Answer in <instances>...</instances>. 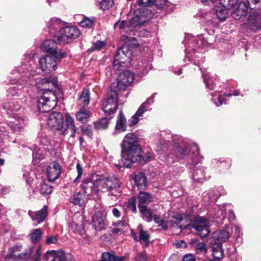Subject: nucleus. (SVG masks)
<instances>
[{"label": "nucleus", "mask_w": 261, "mask_h": 261, "mask_svg": "<svg viewBox=\"0 0 261 261\" xmlns=\"http://www.w3.org/2000/svg\"><path fill=\"white\" fill-rule=\"evenodd\" d=\"M122 163L115 164L118 168H130L133 163L141 159V149L138 144V138L134 133L127 134L121 144Z\"/></svg>", "instance_id": "nucleus-1"}, {"label": "nucleus", "mask_w": 261, "mask_h": 261, "mask_svg": "<svg viewBox=\"0 0 261 261\" xmlns=\"http://www.w3.org/2000/svg\"><path fill=\"white\" fill-rule=\"evenodd\" d=\"M155 1H137V8L134 12L133 17L129 21V26L132 28L141 26L148 22L152 17L153 14L151 10L147 8L152 6Z\"/></svg>", "instance_id": "nucleus-2"}, {"label": "nucleus", "mask_w": 261, "mask_h": 261, "mask_svg": "<svg viewBox=\"0 0 261 261\" xmlns=\"http://www.w3.org/2000/svg\"><path fill=\"white\" fill-rule=\"evenodd\" d=\"M100 192L107 193L109 196H118L120 194L121 182L115 176L105 177L99 175Z\"/></svg>", "instance_id": "nucleus-3"}, {"label": "nucleus", "mask_w": 261, "mask_h": 261, "mask_svg": "<svg viewBox=\"0 0 261 261\" xmlns=\"http://www.w3.org/2000/svg\"><path fill=\"white\" fill-rule=\"evenodd\" d=\"M35 68V65L30 62L23 64L21 66L13 70L12 74L16 75L14 77L17 78V80L16 81L15 79L11 83L12 84L18 83L19 85H23L30 82L31 78L36 74ZM11 78L12 79L13 77H11Z\"/></svg>", "instance_id": "nucleus-4"}, {"label": "nucleus", "mask_w": 261, "mask_h": 261, "mask_svg": "<svg viewBox=\"0 0 261 261\" xmlns=\"http://www.w3.org/2000/svg\"><path fill=\"white\" fill-rule=\"evenodd\" d=\"M67 56L65 52L55 55H44L40 57L39 60V67L41 70L49 73L56 70L57 61Z\"/></svg>", "instance_id": "nucleus-5"}, {"label": "nucleus", "mask_w": 261, "mask_h": 261, "mask_svg": "<svg viewBox=\"0 0 261 261\" xmlns=\"http://www.w3.org/2000/svg\"><path fill=\"white\" fill-rule=\"evenodd\" d=\"M118 106V94L116 90H111L107 98L102 103V109L106 115L115 113Z\"/></svg>", "instance_id": "nucleus-6"}, {"label": "nucleus", "mask_w": 261, "mask_h": 261, "mask_svg": "<svg viewBox=\"0 0 261 261\" xmlns=\"http://www.w3.org/2000/svg\"><path fill=\"white\" fill-rule=\"evenodd\" d=\"M58 40L63 43H68L79 37L81 34L79 29L75 26L63 27L60 31Z\"/></svg>", "instance_id": "nucleus-7"}, {"label": "nucleus", "mask_w": 261, "mask_h": 261, "mask_svg": "<svg viewBox=\"0 0 261 261\" xmlns=\"http://www.w3.org/2000/svg\"><path fill=\"white\" fill-rule=\"evenodd\" d=\"M47 125L58 131L59 134H64L66 132V126L61 113L54 112L50 114L47 119Z\"/></svg>", "instance_id": "nucleus-8"}, {"label": "nucleus", "mask_w": 261, "mask_h": 261, "mask_svg": "<svg viewBox=\"0 0 261 261\" xmlns=\"http://www.w3.org/2000/svg\"><path fill=\"white\" fill-rule=\"evenodd\" d=\"M41 248V246L39 245H33L28 247L17 256L18 261H40Z\"/></svg>", "instance_id": "nucleus-9"}, {"label": "nucleus", "mask_w": 261, "mask_h": 261, "mask_svg": "<svg viewBox=\"0 0 261 261\" xmlns=\"http://www.w3.org/2000/svg\"><path fill=\"white\" fill-rule=\"evenodd\" d=\"M99 179V175L92 174L90 177L83 180L81 187L85 192L88 194L93 193H97L100 192Z\"/></svg>", "instance_id": "nucleus-10"}, {"label": "nucleus", "mask_w": 261, "mask_h": 261, "mask_svg": "<svg viewBox=\"0 0 261 261\" xmlns=\"http://www.w3.org/2000/svg\"><path fill=\"white\" fill-rule=\"evenodd\" d=\"M131 52L129 50L128 47L123 46L117 51L113 61V67L115 70H119L121 67L124 66L123 64L129 62V57Z\"/></svg>", "instance_id": "nucleus-11"}, {"label": "nucleus", "mask_w": 261, "mask_h": 261, "mask_svg": "<svg viewBox=\"0 0 261 261\" xmlns=\"http://www.w3.org/2000/svg\"><path fill=\"white\" fill-rule=\"evenodd\" d=\"M192 227L202 238L206 237L210 232L209 222L203 217L196 218L192 224Z\"/></svg>", "instance_id": "nucleus-12"}, {"label": "nucleus", "mask_w": 261, "mask_h": 261, "mask_svg": "<svg viewBox=\"0 0 261 261\" xmlns=\"http://www.w3.org/2000/svg\"><path fill=\"white\" fill-rule=\"evenodd\" d=\"M219 4L215 7L216 13L218 19L224 21L228 16L227 10L234 8V1H220Z\"/></svg>", "instance_id": "nucleus-13"}, {"label": "nucleus", "mask_w": 261, "mask_h": 261, "mask_svg": "<svg viewBox=\"0 0 261 261\" xmlns=\"http://www.w3.org/2000/svg\"><path fill=\"white\" fill-rule=\"evenodd\" d=\"M43 95L40 97L37 101V107L40 112L47 113L54 108L56 103L54 100H50L51 97L46 96L47 93L43 92Z\"/></svg>", "instance_id": "nucleus-14"}, {"label": "nucleus", "mask_w": 261, "mask_h": 261, "mask_svg": "<svg viewBox=\"0 0 261 261\" xmlns=\"http://www.w3.org/2000/svg\"><path fill=\"white\" fill-rule=\"evenodd\" d=\"M192 42H190L189 45L186 48V56L189 60L192 56L191 55V51H195L197 49L204 47L207 45L208 43L204 40L202 35L198 36L197 38H192Z\"/></svg>", "instance_id": "nucleus-15"}, {"label": "nucleus", "mask_w": 261, "mask_h": 261, "mask_svg": "<svg viewBox=\"0 0 261 261\" xmlns=\"http://www.w3.org/2000/svg\"><path fill=\"white\" fill-rule=\"evenodd\" d=\"M248 30L253 32L261 30V18L259 14L256 12L250 14L245 23Z\"/></svg>", "instance_id": "nucleus-16"}, {"label": "nucleus", "mask_w": 261, "mask_h": 261, "mask_svg": "<svg viewBox=\"0 0 261 261\" xmlns=\"http://www.w3.org/2000/svg\"><path fill=\"white\" fill-rule=\"evenodd\" d=\"M248 1H234L233 9L231 15L236 20H240L243 16H246L247 13V4Z\"/></svg>", "instance_id": "nucleus-17"}, {"label": "nucleus", "mask_w": 261, "mask_h": 261, "mask_svg": "<svg viewBox=\"0 0 261 261\" xmlns=\"http://www.w3.org/2000/svg\"><path fill=\"white\" fill-rule=\"evenodd\" d=\"M62 171L61 166L57 162L50 163L46 168V175L49 181L57 179Z\"/></svg>", "instance_id": "nucleus-18"}, {"label": "nucleus", "mask_w": 261, "mask_h": 261, "mask_svg": "<svg viewBox=\"0 0 261 261\" xmlns=\"http://www.w3.org/2000/svg\"><path fill=\"white\" fill-rule=\"evenodd\" d=\"M229 226L226 227L224 229L216 231L213 233L210 242L215 243H219L222 245L223 243L228 240L230 237Z\"/></svg>", "instance_id": "nucleus-19"}, {"label": "nucleus", "mask_w": 261, "mask_h": 261, "mask_svg": "<svg viewBox=\"0 0 261 261\" xmlns=\"http://www.w3.org/2000/svg\"><path fill=\"white\" fill-rule=\"evenodd\" d=\"M106 216L101 211L96 212L92 216V224L93 227L97 231L102 230L106 226Z\"/></svg>", "instance_id": "nucleus-20"}, {"label": "nucleus", "mask_w": 261, "mask_h": 261, "mask_svg": "<svg viewBox=\"0 0 261 261\" xmlns=\"http://www.w3.org/2000/svg\"><path fill=\"white\" fill-rule=\"evenodd\" d=\"M134 80V75L129 70L124 71L119 75V79L117 83L118 88H124L131 85Z\"/></svg>", "instance_id": "nucleus-21"}, {"label": "nucleus", "mask_w": 261, "mask_h": 261, "mask_svg": "<svg viewBox=\"0 0 261 261\" xmlns=\"http://www.w3.org/2000/svg\"><path fill=\"white\" fill-rule=\"evenodd\" d=\"M38 87L43 92H49V95L55 97V95L52 92L54 88L56 87L55 82L50 79L45 77L41 80L37 84Z\"/></svg>", "instance_id": "nucleus-22"}, {"label": "nucleus", "mask_w": 261, "mask_h": 261, "mask_svg": "<svg viewBox=\"0 0 261 261\" xmlns=\"http://www.w3.org/2000/svg\"><path fill=\"white\" fill-rule=\"evenodd\" d=\"M41 48L43 51L49 54V55H56V54H60L63 52L57 51V46L56 42L50 39L45 40L42 44Z\"/></svg>", "instance_id": "nucleus-23"}, {"label": "nucleus", "mask_w": 261, "mask_h": 261, "mask_svg": "<svg viewBox=\"0 0 261 261\" xmlns=\"http://www.w3.org/2000/svg\"><path fill=\"white\" fill-rule=\"evenodd\" d=\"M47 206L44 205L42 209L37 212H33L29 211V215L31 217L33 221H36L38 223H40L43 221L47 215Z\"/></svg>", "instance_id": "nucleus-24"}, {"label": "nucleus", "mask_w": 261, "mask_h": 261, "mask_svg": "<svg viewBox=\"0 0 261 261\" xmlns=\"http://www.w3.org/2000/svg\"><path fill=\"white\" fill-rule=\"evenodd\" d=\"M126 122L127 121L125 116L123 115L122 111H120L117 116L115 127V133H116L117 132L121 133L126 131L127 128Z\"/></svg>", "instance_id": "nucleus-25"}, {"label": "nucleus", "mask_w": 261, "mask_h": 261, "mask_svg": "<svg viewBox=\"0 0 261 261\" xmlns=\"http://www.w3.org/2000/svg\"><path fill=\"white\" fill-rule=\"evenodd\" d=\"M91 115V112L88 109L81 108L79 110L76 112L75 116L77 121L82 123H85L89 120Z\"/></svg>", "instance_id": "nucleus-26"}, {"label": "nucleus", "mask_w": 261, "mask_h": 261, "mask_svg": "<svg viewBox=\"0 0 261 261\" xmlns=\"http://www.w3.org/2000/svg\"><path fill=\"white\" fill-rule=\"evenodd\" d=\"M210 247L212 251V255L214 258L221 259L224 256V251L221 244L210 242Z\"/></svg>", "instance_id": "nucleus-27"}, {"label": "nucleus", "mask_w": 261, "mask_h": 261, "mask_svg": "<svg viewBox=\"0 0 261 261\" xmlns=\"http://www.w3.org/2000/svg\"><path fill=\"white\" fill-rule=\"evenodd\" d=\"M174 151L177 159H185L189 153V146L185 144L177 145L174 148Z\"/></svg>", "instance_id": "nucleus-28"}, {"label": "nucleus", "mask_w": 261, "mask_h": 261, "mask_svg": "<svg viewBox=\"0 0 261 261\" xmlns=\"http://www.w3.org/2000/svg\"><path fill=\"white\" fill-rule=\"evenodd\" d=\"M14 120L10 122V126L15 132H20L23 130L25 126L24 120L18 116L14 117Z\"/></svg>", "instance_id": "nucleus-29"}, {"label": "nucleus", "mask_w": 261, "mask_h": 261, "mask_svg": "<svg viewBox=\"0 0 261 261\" xmlns=\"http://www.w3.org/2000/svg\"><path fill=\"white\" fill-rule=\"evenodd\" d=\"M63 22L62 21L58 18H55L51 19L48 24L47 26L49 29V32L51 35H55V33L53 31H57L62 28Z\"/></svg>", "instance_id": "nucleus-30"}, {"label": "nucleus", "mask_w": 261, "mask_h": 261, "mask_svg": "<svg viewBox=\"0 0 261 261\" xmlns=\"http://www.w3.org/2000/svg\"><path fill=\"white\" fill-rule=\"evenodd\" d=\"M190 244L194 248L197 254H205L207 251L206 245L203 242H199L197 239H193Z\"/></svg>", "instance_id": "nucleus-31"}, {"label": "nucleus", "mask_w": 261, "mask_h": 261, "mask_svg": "<svg viewBox=\"0 0 261 261\" xmlns=\"http://www.w3.org/2000/svg\"><path fill=\"white\" fill-rule=\"evenodd\" d=\"M139 204L138 207L146 206L150 202L153 201V198L149 193L145 192H140L138 195Z\"/></svg>", "instance_id": "nucleus-32"}, {"label": "nucleus", "mask_w": 261, "mask_h": 261, "mask_svg": "<svg viewBox=\"0 0 261 261\" xmlns=\"http://www.w3.org/2000/svg\"><path fill=\"white\" fill-rule=\"evenodd\" d=\"M155 95V93H153L152 94L151 97L147 99L144 102H143L140 107L139 108L138 110L135 113V115L138 116L139 118L142 116V115L145 112L147 111V106L150 105L153 103L154 98Z\"/></svg>", "instance_id": "nucleus-33"}, {"label": "nucleus", "mask_w": 261, "mask_h": 261, "mask_svg": "<svg viewBox=\"0 0 261 261\" xmlns=\"http://www.w3.org/2000/svg\"><path fill=\"white\" fill-rule=\"evenodd\" d=\"M23 249V246L21 244H16L11 247L7 255V258H13L18 261L17 256L19 255L18 252H21Z\"/></svg>", "instance_id": "nucleus-34"}, {"label": "nucleus", "mask_w": 261, "mask_h": 261, "mask_svg": "<svg viewBox=\"0 0 261 261\" xmlns=\"http://www.w3.org/2000/svg\"><path fill=\"white\" fill-rule=\"evenodd\" d=\"M205 168L200 166L194 169L192 177L195 181L201 182L205 179Z\"/></svg>", "instance_id": "nucleus-35"}, {"label": "nucleus", "mask_w": 261, "mask_h": 261, "mask_svg": "<svg viewBox=\"0 0 261 261\" xmlns=\"http://www.w3.org/2000/svg\"><path fill=\"white\" fill-rule=\"evenodd\" d=\"M190 149L192 151L191 159L192 160L191 163L194 165L197 164L201 160V156L199 155V148L198 146L196 144H193Z\"/></svg>", "instance_id": "nucleus-36"}, {"label": "nucleus", "mask_w": 261, "mask_h": 261, "mask_svg": "<svg viewBox=\"0 0 261 261\" xmlns=\"http://www.w3.org/2000/svg\"><path fill=\"white\" fill-rule=\"evenodd\" d=\"M133 179L135 182L136 185L140 189H142L146 187V178L144 173L142 172H139L134 175Z\"/></svg>", "instance_id": "nucleus-37"}, {"label": "nucleus", "mask_w": 261, "mask_h": 261, "mask_svg": "<svg viewBox=\"0 0 261 261\" xmlns=\"http://www.w3.org/2000/svg\"><path fill=\"white\" fill-rule=\"evenodd\" d=\"M84 195L81 192H76L70 198V201L74 205L81 206L84 203Z\"/></svg>", "instance_id": "nucleus-38"}, {"label": "nucleus", "mask_w": 261, "mask_h": 261, "mask_svg": "<svg viewBox=\"0 0 261 261\" xmlns=\"http://www.w3.org/2000/svg\"><path fill=\"white\" fill-rule=\"evenodd\" d=\"M125 257H118L113 254L109 252H104L102 254L100 261H124Z\"/></svg>", "instance_id": "nucleus-39"}, {"label": "nucleus", "mask_w": 261, "mask_h": 261, "mask_svg": "<svg viewBox=\"0 0 261 261\" xmlns=\"http://www.w3.org/2000/svg\"><path fill=\"white\" fill-rule=\"evenodd\" d=\"M80 103L83 107L87 106L90 101V92L88 89H84L79 98Z\"/></svg>", "instance_id": "nucleus-40"}, {"label": "nucleus", "mask_w": 261, "mask_h": 261, "mask_svg": "<svg viewBox=\"0 0 261 261\" xmlns=\"http://www.w3.org/2000/svg\"><path fill=\"white\" fill-rule=\"evenodd\" d=\"M95 18L94 17H83L82 20L79 22L80 26L84 28H90L93 26L95 22Z\"/></svg>", "instance_id": "nucleus-41"}, {"label": "nucleus", "mask_w": 261, "mask_h": 261, "mask_svg": "<svg viewBox=\"0 0 261 261\" xmlns=\"http://www.w3.org/2000/svg\"><path fill=\"white\" fill-rule=\"evenodd\" d=\"M3 107L4 109L9 111L10 112H17L19 111L20 108L18 102L14 100L5 103L3 106Z\"/></svg>", "instance_id": "nucleus-42"}, {"label": "nucleus", "mask_w": 261, "mask_h": 261, "mask_svg": "<svg viewBox=\"0 0 261 261\" xmlns=\"http://www.w3.org/2000/svg\"><path fill=\"white\" fill-rule=\"evenodd\" d=\"M41 236L42 231L41 229L39 228L33 230L32 232L30 234L31 241L34 244L39 242L41 240Z\"/></svg>", "instance_id": "nucleus-43"}, {"label": "nucleus", "mask_w": 261, "mask_h": 261, "mask_svg": "<svg viewBox=\"0 0 261 261\" xmlns=\"http://www.w3.org/2000/svg\"><path fill=\"white\" fill-rule=\"evenodd\" d=\"M109 124V120L107 118H102L94 123V127L96 129H106Z\"/></svg>", "instance_id": "nucleus-44"}, {"label": "nucleus", "mask_w": 261, "mask_h": 261, "mask_svg": "<svg viewBox=\"0 0 261 261\" xmlns=\"http://www.w3.org/2000/svg\"><path fill=\"white\" fill-rule=\"evenodd\" d=\"M204 82L205 84L206 87L210 90H214V87L218 82L216 79H213L212 77H209L207 75L202 74Z\"/></svg>", "instance_id": "nucleus-45"}, {"label": "nucleus", "mask_w": 261, "mask_h": 261, "mask_svg": "<svg viewBox=\"0 0 261 261\" xmlns=\"http://www.w3.org/2000/svg\"><path fill=\"white\" fill-rule=\"evenodd\" d=\"M182 220V216L180 214L175 213L168 217V223L173 226L179 224Z\"/></svg>", "instance_id": "nucleus-46"}, {"label": "nucleus", "mask_w": 261, "mask_h": 261, "mask_svg": "<svg viewBox=\"0 0 261 261\" xmlns=\"http://www.w3.org/2000/svg\"><path fill=\"white\" fill-rule=\"evenodd\" d=\"M140 212L142 214L143 218L147 222L151 221L152 219V213L146 206H142L139 207Z\"/></svg>", "instance_id": "nucleus-47"}, {"label": "nucleus", "mask_w": 261, "mask_h": 261, "mask_svg": "<svg viewBox=\"0 0 261 261\" xmlns=\"http://www.w3.org/2000/svg\"><path fill=\"white\" fill-rule=\"evenodd\" d=\"M50 253L53 257L52 261H66L65 254L62 251H52Z\"/></svg>", "instance_id": "nucleus-48"}, {"label": "nucleus", "mask_w": 261, "mask_h": 261, "mask_svg": "<svg viewBox=\"0 0 261 261\" xmlns=\"http://www.w3.org/2000/svg\"><path fill=\"white\" fill-rule=\"evenodd\" d=\"M44 158L43 154L40 149H35L33 152V162L38 164L40 161Z\"/></svg>", "instance_id": "nucleus-49"}, {"label": "nucleus", "mask_w": 261, "mask_h": 261, "mask_svg": "<svg viewBox=\"0 0 261 261\" xmlns=\"http://www.w3.org/2000/svg\"><path fill=\"white\" fill-rule=\"evenodd\" d=\"M138 228L140 233V236L139 237V241L142 240L145 242H148L149 241V235L147 231L143 230L142 225L139 224Z\"/></svg>", "instance_id": "nucleus-50"}, {"label": "nucleus", "mask_w": 261, "mask_h": 261, "mask_svg": "<svg viewBox=\"0 0 261 261\" xmlns=\"http://www.w3.org/2000/svg\"><path fill=\"white\" fill-rule=\"evenodd\" d=\"M40 143L43 145H48L50 144V137L45 133L40 132L38 136Z\"/></svg>", "instance_id": "nucleus-51"}, {"label": "nucleus", "mask_w": 261, "mask_h": 261, "mask_svg": "<svg viewBox=\"0 0 261 261\" xmlns=\"http://www.w3.org/2000/svg\"><path fill=\"white\" fill-rule=\"evenodd\" d=\"M114 5V1H100L97 6L99 9L105 11L112 8Z\"/></svg>", "instance_id": "nucleus-52"}, {"label": "nucleus", "mask_w": 261, "mask_h": 261, "mask_svg": "<svg viewBox=\"0 0 261 261\" xmlns=\"http://www.w3.org/2000/svg\"><path fill=\"white\" fill-rule=\"evenodd\" d=\"M65 125L66 126V131L67 130L68 128H72L75 126L74 124V120L73 117H72L69 113H65Z\"/></svg>", "instance_id": "nucleus-53"}, {"label": "nucleus", "mask_w": 261, "mask_h": 261, "mask_svg": "<svg viewBox=\"0 0 261 261\" xmlns=\"http://www.w3.org/2000/svg\"><path fill=\"white\" fill-rule=\"evenodd\" d=\"M154 222L162 227V228L165 230L167 228L168 220L165 221L161 216L155 215L154 216Z\"/></svg>", "instance_id": "nucleus-54"}, {"label": "nucleus", "mask_w": 261, "mask_h": 261, "mask_svg": "<svg viewBox=\"0 0 261 261\" xmlns=\"http://www.w3.org/2000/svg\"><path fill=\"white\" fill-rule=\"evenodd\" d=\"M70 230L74 233H82L83 228L82 225H79L74 222L69 223Z\"/></svg>", "instance_id": "nucleus-55"}, {"label": "nucleus", "mask_w": 261, "mask_h": 261, "mask_svg": "<svg viewBox=\"0 0 261 261\" xmlns=\"http://www.w3.org/2000/svg\"><path fill=\"white\" fill-rule=\"evenodd\" d=\"M217 210V213L215 214V217L216 219L219 218L223 219L225 218L226 210L223 206H218L215 208Z\"/></svg>", "instance_id": "nucleus-56"}, {"label": "nucleus", "mask_w": 261, "mask_h": 261, "mask_svg": "<svg viewBox=\"0 0 261 261\" xmlns=\"http://www.w3.org/2000/svg\"><path fill=\"white\" fill-rule=\"evenodd\" d=\"M53 188L50 186H48L45 182H43L41 185V187L40 189L41 193L43 195H48L52 192Z\"/></svg>", "instance_id": "nucleus-57"}, {"label": "nucleus", "mask_w": 261, "mask_h": 261, "mask_svg": "<svg viewBox=\"0 0 261 261\" xmlns=\"http://www.w3.org/2000/svg\"><path fill=\"white\" fill-rule=\"evenodd\" d=\"M106 41H97L93 44L91 48V51L99 50L103 48L106 45Z\"/></svg>", "instance_id": "nucleus-58"}, {"label": "nucleus", "mask_w": 261, "mask_h": 261, "mask_svg": "<svg viewBox=\"0 0 261 261\" xmlns=\"http://www.w3.org/2000/svg\"><path fill=\"white\" fill-rule=\"evenodd\" d=\"M149 68V64L146 61L141 62L138 64V70H139L142 73H146Z\"/></svg>", "instance_id": "nucleus-59"}, {"label": "nucleus", "mask_w": 261, "mask_h": 261, "mask_svg": "<svg viewBox=\"0 0 261 261\" xmlns=\"http://www.w3.org/2000/svg\"><path fill=\"white\" fill-rule=\"evenodd\" d=\"M112 225L118 228H121L122 230H125V229L127 227V224L124 220L116 221L113 223Z\"/></svg>", "instance_id": "nucleus-60"}, {"label": "nucleus", "mask_w": 261, "mask_h": 261, "mask_svg": "<svg viewBox=\"0 0 261 261\" xmlns=\"http://www.w3.org/2000/svg\"><path fill=\"white\" fill-rule=\"evenodd\" d=\"M76 168L77 172V176L76 179L74 180V182H76L79 180L81 179L83 174V169L79 163L76 164Z\"/></svg>", "instance_id": "nucleus-61"}, {"label": "nucleus", "mask_w": 261, "mask_h": 261, "mask_svg": "<svg viewBox=\"0 0 261 261\" xmlns=\"http://www.w3.org/2000/svg\"><path fill=\"white\" fill-rule=\"evenodd\" d=\"M128 208L134 212H136V202L134 198H131L128 202Z\"/></svg>", "instance_id": "nucleus-62"}, {"label": "nucleus", "mask_w": 261, "mask_h": 261, "mask_svg": "<svg viewBox=\"0 0 261 261\" xmlns=\"http://www.w3.org/2000/svg\"><path fill=\"white\" fill-rule=\"evenodd\" d=\"M139 118L134 114L129 120L128 123L130 126L136 125L139 121Z\"/></svg>", "instance_id": "nucleus-63"}, {"label": "nucleus", "mask_w": 261, "mask_h": 261, "mask_svg": "<svg viewBox=\"0 0 261 261\" xmlns=\"http://www.w3.org/2000/svg\"><path fill=\"white\" fill-rule=\"evenodd\" d=\"M142 159L145 162H149L154 159L153 153L147 152L142 156Z\"/></svg>", "instance_id": "nucleus-64"}]
</instances>
